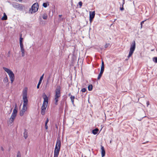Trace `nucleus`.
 <instances>
[{"label":"nucleus","mask_w":157,"mask_h":157,"mask_svg":"<svg viewBox=\"0 0 157 157\" xmlns=\"http://www.w3.org/2000/svg\"><path fill=\"white\" fill-rule=\"evenodd\" d=\"M3 68L8 74L11 81V83H12L15 79L14 75L13 73L11 70L7 68L3 67Z\"/></svg>","instance_id":"7ed1b4c3"},{"label":"nucleus","mask_w":157,"mask_h":157,"mask_svg":"<svg viewBox=\"0 0 157 157\" xmlns=\"http://www.w3.org/2000/svg\"><path fill=\"white\" fill-rule=\"evenodd\" d=\"M23 38L22 37V34H21L20 35V40H23Z\"/></svg>","instance_id":"f704fd0d"},{"label":"nucleus","mask_w":157,"mask_h":157,"mask_svg":"<svg viewBox=\"0 0 157 157\" xmlns=\"http://www.w3.org/2000/svg\"><path fill=\"white\" fill-rule=\"evenodd\" d=\"M20 46H23L22 40H20Z\"/></svg>","instance_id":"cd10ccee"},{"label":"nucleus","mask_w":157,"mask_h":157,"mask_svg":"<svg viewBox=\"0 0 157 157\" xmlns=\"http://www.w3.org/2000/svg\"><path fill=\"white\" fill-rule=\"evenodd\" d=\"M104 68L101 67V71L98 78V80L99 79L101 78L104 71Z\"/></svg>","instance_id":"4468645a"},{"label":"nucleus","mask_w":157,"mask_h":157,"mask_svg":"<svg viewBox=\"0 0 157 157\" xmlns=\"http://www.w3.org/2000/svg\"><path fill=\"white\" fill-rule=\"evenodd\" d=\"M62 16V15H59V17H61Z\"/></svg>","instance_id":"58836bf2"},{"label":"nucleus","mask_w":157,"mask_h":157,"mask_svg":"<svg viewBox=\"0 0 157 157\" xmlns=\"http://www.w3.org/2000/svg\"><path fill=\"white\" fill-rule=\"evenodd\" d=\"M61 145V141L59 138H57L56 141V147H57V148H60Z\"/></svg>","instance_id":"1a4fd4ad"},{"label":"nucleus","mask_w":157,"mask_h":157,"mask_svg":"<svg viewBox=\"0 0 157 157\" xmlns=\"http://www.w3.org/2000/svg\"><path fill=\"white\" fill-rule=\"evenodd\" d=\"M78 4L80 6V8H81L82 5V2H79L78 3Z\"/></svg>","instance_id":"2f4dec72"},{"label":"nucleus","mask_w":157,"mask_h":157,"mask_svg":"<svg viewBox=\"0 0 157 157\" xmlns=\"http://www.w3.org/2000/svg\"><path fill=\"white\" fill-rule=\"evenodd\" d=\"M153 61L156 63H157V57H155L153 59Z\"/></svg>","instance_id":"393cba45"},{"label":"nucleus","mask_w":157,"mask_h":157,"mask_svg":"<svg viewBox=\"0 0 157 157\" xmlns=\"http://www.w3.org/2000/svg\"><path fill=\"white\" fill-rule=\"evenodd\" d=\"M136 48V43L135 40L133 41L130 45V48L129 54L128 56V58L131 56L135 50Z\"/></svg>","instance_id":"39448f33"},{"label":"nucleus","mask_w":157,"mask_h":157,"mask_svg":"<svg viewBox=\"0 0 157 157\" xmlns=\"http://www.w3.org/2000/svg\"><path fill=\"white\" fill-rule=\"evenodd\" d=\"M38 4L37 3H35L32 5L31 9H30L29 13H32L33 12L35 13L38 10Z\"/></svg>","instance_id":"423d86ee"},{"label":"nucleus","mask_w":157,"mask_h":157,"mask_svg":"<svg viewBox=\"0 0 157 157\" xmlns=\"http://www.w3.org/2000/svg\"><path fill=\"white\" fill-rule=\"evenodd\" d=\"M75 96H73L72 95H71L70 97V98L71 100V102H72V104H73L74 103V100L75 99Z\"/></svg>","instance_id":"6ab92c4d"},{"label":"nucleus","mask_w":157,"mask_h":157,"mask_svg":"<svg viewBox=\"0 0 157 157\" xmlns=\"http://www.w3.org/2000/svg\"><path fill=\"white\" fill-rule=\"evenodd\" d=\"M101 149L102 157H103L105 155V151L104 147L102 145L101 146Z\"/></svg>","instance_id":"2eb2a0df"},{"label":"nucleus","mask_w":157,"mask_h":157,"mask_svg":"<svg viewBox=\"0 0 157 157\" xmlns=\"http://www.w3.org/2000/svg\"><path fill=\"white\" fill-rule=\"evenodd\" d=\"M44 74H43L41 76V77H40V80L39 81H40V82H42V81L43 78V77H44Z\"/></svg>","instance_id":"bb28decb"},{"label":"nucleus","mask_w":157,"mask_h":157,"mask_svg":"<svg viewBox=\"0 0 157 157\" xmlns=\"http://www.w3.org/2000/svg\"><path fill=\"white\" fill-rule=\"evenodd\" d=\"M47 106L42 105L41 111V113L42 115H44L45 114V110Z\"/></svg>","instance_id":"9d476101"},{"label":"nucleus","mask_w":157,"mask_h":157,"mask_svg":"<svg viewBox=\"0 0 157 157\" xmlns=\"http://www.w3.org/2000/svg\"><path fill=\"white\" fill-rule=\"evenodd\" d=\"M141 118H144V117H145V116H141Z\"/></svg>","instance_id":"ea45409f"},{"label":"nucleus","mask_w":157,"mask_h":157,"mask_svg":"<svg viewBox=\"0 0 157 157\" xmlns=\"http://www.w3.org/2000/svg\"><path fill=\"white\" fill-rule=\"evenodd\" d=\"M147 106H148L149 105V102L148 101H147Z\"/></svg>","instance_id":"4c0bfd02"},{"label":"nucleus","mask_w":157,"mask_h":157,"mask_svg":"<svg viewBox=\"0 0 157 157\" xmlns=\"http://www.w3.org/2000/svg\"><path fill=\"white\" fill-rule=\"evenodd\" d=\"M43 98L44 99V102H46L47 104H48V98L47 95L44 93L43 95Z\"/></svg>","instance_id":"f8f14e48"},{"label":"nucleus","mask_w":157,"mask_h":157,"mask_svg":"<svg viewBox=\"0 0 157 157\" xmlns=\"http://www.w3.org/2000/svg\"><path fill=\"white\" fill-rule=\"evenodd\" d=\"M3 81L5 83H6V82H8V78L7 77H6L4 80H3Z\"/></svg>","instance_id":"412c9836"},{"label":"nucleus","mask_w":157,"mask_h":157,"mask_svg":"<svg viewBox=\"0 0 157 157\" xmlns=\"http://www.w3.org/2000/svg\"><path fill=\"white\" fill-rule=\"evenodd\" d=\"M146 21V20H145V21H142V22H141V23H140V25H141V28H142V24H143L144 22Z\"/></svg>","instance_id":"473e14b6"},{"label":"nucleus","mask_w":157,"mask_h":157,"mask_svg":"<svg viewBox=\"0 0 157 157\" xmlns=\"http://www.w3.org/2000/svg\"><path fill=\"white\" fill-rule=\"evenodd\" d=\"M98 129L97 128H96L92 130V133L94 134L95 135L97 134L98 131Z\"/></svg>","instance_id":"f3484780"},{"label":"nucleus","mask_w":157,"mask_h":157,"mask_svg":"<svg viewBox=\"0 0 157 157\" xmlns=\"http://www.w3.org/2000/svg\"><path fill=\"white\" fill-rule=\"evenodd\" d=\"M17 105L16 104L15 108L13 110L10 119V121L8 123L9 124H11L12 123V122L14 121V120L15 119L17 116Z\"/></svg>","instance_id":"20e7f679"},{"label":"nucleus","mask_w":157,"mask_h":157,"mask_svg":"<svg viewBox=\"0 0 157 157\" xmlns=\"http://www.w3.org/2000/svg\"><path fill=\"white\" fill-rule=\"evenodd\" d=\"M48 17V16L46 15H44L43 16V18L44 19H47Z\"/></svg>","instance_id":"5701e85b"},{"label":"nucleus","mask_w":157,"mask_h":157,"mask_svg":"<svg viewBox=\"0 0 157 157\" xmlns=\"http://www.w3.org/2000/svg\"><path fill=\"white\" fill-rule=\"evenodd\" d=\"M27 88H25L23 91L22 97L24 103L22 109L20 112V115L21 116H22L25 112L27 110V106L28 103V100L27 98Z\"/></svg>","instance_id":"f257e3e1"},{"label":"nucleus","mask_w":157,"mask_h":157,"mask_svg":"<svg viewBox=\"0 0 157 157\" xmlns=\"http://www.w3.org/2000/svg\"><path fill=\"white\" fill-rule=\"evenodd\" d=\"M41 82H40V81H39V82L37 84V89H38L39 88V86Z\"/></svg>","instance_id":"a878e982"},{"label":"nucleus","mask_w":157,"mask_h":157,"mask_svg":"<svg viewBox=\"0 0 157 157\" xmlns=\"http://www.w3.org/2000/svg\"><path fill=\"white\" fill-rule=\"evenodd\" d=\"M42 105H44L47 106L48 104H47L46 102H44V101H43Z\"/></svg>","instance_id":"72a5a7b5"},{"label":"nucleus","mask_w":157,"mask_h":157,"mask_svg":"<svg viewBox=\"0 0 157 157\" xmlns=\"http://www.w3.org/2000/svg\"><path fill=\"white\" fill-rule=\"evenodd\" d=\"M61 87L59 86H57L56 89L55 90V94L54 96L55 104L57 105L58 102L59 101V98L61 96Z\"/></svg>","instance_id":"f03ea898"},{"label":"nucleus","mask_w":157,"mask_h":157,"mask_svg":"<svg viewBox=\"0 0 157 157\" xmlns=\"http://www.w3.org/2000/svg\"><path fill=\"white\" fill-rule=\"evenodd\" d=\"M12 6L14 8L20 10H22L24 8L23 5L17 3H13Z\"/></svg>","instance_id":"0eeeda50"},{"label":"nucleus","mask_w":157,"mask_h":157,"mask_svg":"<svg viewBox=\"0 0 157 157\" xmlns=\"http://www.w3.org/2000/svg\"><path fill=\"white\" fill-rule=\"evenodd\" d=\"M138 120H139V121H140V120H141V119H138Z\"/></svg>","instance_id":"a18cd8bd"},{"label":"nucleus","mask_w":157,"mask_h":157,"mask_svg":"<svg viewBox=\"0 0 157 157\" xmlns=\"http://www.w3.org/2000/svg\"><path fill=\"white\" fill-rule=\"evenodd\" d=\"M60 150V149L57 148V147H55V148L54 150V157H58Z\"/></svg>","instance_id":"6e6552de"},{"label":"nucleus","mask_w":157,"mask_h":157,"mask_svg":"<svg viewBox=\"0 0 157 157\" xmlns=\"http://www.w3.org/2000/svg\"><path fill=\"white\" fill-rule=\"evenodd\" d=\"M90 21H91V20L94 17L95 13L94 11H90Z\"/></svg>","instance_id":"9b49d317"},{"label":"nucleus","mask_w":157,"mask_h":157,"mask_svg":"<svg viewBox=\"0 0 157 157\" xmlns=\"http://www.w3.org/2000/svg\"><path fill=\"white\" fill-rule=\"evenodd\" d=\"M45 128L47 130L48 129V126L47 125V124H45Z\"/></svg>","instance_id":"e433bc0d"},{"label":"nucleus","mask_w":157,"mask_h":157,"mask_svg":"<svg viewBox=\"0 0 157 157\" xmlns=\"http://www.w3.org/2000/svg\"><path fill=\"white\" fill-rule=\"evenodd\" d=\"M84 157H86L85 156Z\"/></svg>","instance_id":"de8ad7c7"},{"label":"nucleus","mask_w":157,"mask_h":157,"mask_svg":"<svg viewBox=\"0 0 157 157\" xmlns=\"http://www.w3.org/2000/svg\"><path fill=\"white\" fill-rule=\"evenodd\" d=\"M18 0L20 2H21L22 1V0Z\"/></svg>","instance_id":"79ce46f5"},{"label":"nucleus","mask_w":157,"mask_h":157,"mask_svg":"<svg viewBox=\"0 0 157 157\" xmlns=\"http://www.w3.org/2000/svg\"><path fill=\"white\" fill-rule=\"evenodd\" d=\"M21 48V55L22 57H24L25 55V50L23 46H20Z\"/></svg>","instance_id":"ddd939ff"},{"label":"nucleus","mask_w":157,"mask_h":157,"mask_svg":"<svg viewBox=\"0 0 157 157\" xmlns=\"http://www.w3.org/2000/svg\"><path fill=\"white\" fill-rule=\"evenodd\" d=\"M88 90L89 91H91L93 89V86L92 85L90 84L88 86Z\"/></svg>","instance_id":"aec40b11"},{"label":"nucleus","mask_w":157,"mask_h":157,"mask_svg":"<svg viewBox=\"0 0 157 157\" xmlns=\"http://www.w3.org/2000/svg\"><path fill=\"white\" fill-rule=\"evenodd\" d=\"M7 16L5 13H4L3 16L1 18L2 20H6L7 19Z\"/></svg>","instance_id":"a211bd4d"},{"label":"nucleus","mask_w":157,"mask_h":157,"mask_svg":"<svg viewBox=\"0 0 157 157\" xmlns=\"http://www.w3.org/2000/svg\"><path fill=\"white\" fill-rule=\"evenodd\" d=\"M17 157H21V155L20 152H18Z\"/></svg>","instance_id":"c756f323"},{"label":"nucleus","mask_w":157,"mask_h":157,"mask_svg":"<svg viewBox=\"0 0 157 157\" xmlns=\"http://www.w3.org/2000/svg\"><path fill=\"white\" fill-rule=\"evenodd\" d=\"M1 149L2 151H3V150H4V149H3V148L2 147H1Z\"/></svg>","instance_id":"a19ab883"},{"label":"nucleus","mask_w":157,"mask_h":157,"mask_svg":"<svg viewBox=\"0 0 157 157\" xmlns=\"http://www.w3.org/2000/svg\"><path fill=\"white\" fill-rule=\"evenodd\" d=\"M43 6L45 8L46 7L48 6L47 3H43Z\"/></svg>","instance_id":"b1692460"},{"label":"nucleus","mask_w":157,"mask_h":157,"mask_svg":"<svg viewBox=\"0 0 157 157\" xmlns=\"http://www.w3.org/2000/svg\"><path fill=\"white\" fill-rule=\"evenodd\" d=\"M48 121H49V120H48V118H47V120L46 121L45 124H47L48 123Z\"/></svg>","instance_id":"c9c22d12"},{"label":"nucleus","mask_w":157,"mask_h":157,"mask_svg":"<svg viewBox=\"0 0 157 157\" xmlns=\"http://www.w3.org/2000/svg\"><path fill=\"white\" fill-rule=\"evenodd\" d=\"M86 90V89L85 88H83L82 89L81 91L82 92H85Z\"/></svg>","instance_id":"c85d7f7f"},{"label":"nucleus","mask_w":157,"mask_h":157,"mask_svg":"<svg viewBox=\"0 0 157 157\" xmlns=\"http://www.w3.org/2000/svg\"><path fill=\"white\" fill-rule=\"evenodd\" d=\"M145 143H143V144H145Z\"/></svg>","instance_id":"49530a36"},{"label":"nucleus","mask_w":157,"mask_h":157,"mask_svg":"<svg viewBox=\"0 0 157 157\" xmlns=\"http://www.w3.org/2000/svg\"><path fill=\"white\" fill-rule=\"evenodd\" d=\"M71 95V93H70L69 94V96H70Z\"/></svg>","instance_id":"c03bdc74"},{"label":"nucleus","mask_w":157,"mask_h":157,"mask_svg":"<svg viewBox=\"0 0 157 157\" xmlns=\"http://www.w3.org/2000/svg\"><path fill=\"white\" fill-rule=\"evenodd\" d=\"M101 67L104 68V63L103 61H102L101 66Z\"/></svg>","instance_id":"7c9ffc66"},{"label":"nucleus","mask_w":157,"mask_h":157,"mask_svg":"<svg viewBox=\"0 0 157 157\" xmlns=\"http://www.w3.org/2000/svg\"><path fill=\"white\" fill-rule=\"evenodd\" d=\"M124 4V0H123L122 7L120 8V10L122 11L124 10V8H123V5Z\"/></svg>","instance_id":"4be33fe9"},{"label":"nucleus","mask_w":157,"mask_h":157,"mask_svg":"<svg viewBox=\"0 0 157 157\" xmlns=\"http://www.w3.org/2000/svg\"><path fill=\"white\" fill-rule=\"evenodd\" d=\"M107 47V45H105V47Z\"/></svg>","instance_id":"37998d69"},{"label":"nucleus","mask_w":157,"mask_h":157,"mask_svg":"<svg viewBox=\"0 0 157 157\" xmlns=\"http://www.w3.org/2000/svg\"><path fill=\"white\" fill-rule=\"evenodd\" d=\"M24 137L25 139H26L28 137V132L26 129L25 130V131L24 133Z\"/></svg>","instance_id":"dca6fc26"}]
</instances>
